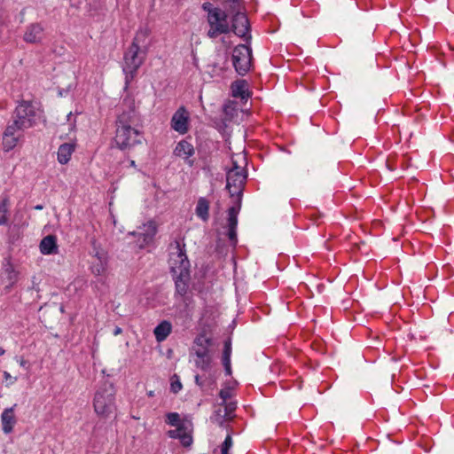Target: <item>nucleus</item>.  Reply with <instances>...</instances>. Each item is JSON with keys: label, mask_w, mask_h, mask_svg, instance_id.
<instances>
[{"label": "nucleus", "mask_w": 454, "mask_h": 454, "mask_svg": "<svg viewBox=\"0 0 454 454\" xmlns=\"http://www.w3.org/2000/svg\"><path fill=\"white\" fill-rule=\"evenodd\" d=\"M73 116V113L70 112L68 114H67V121L70 122V129L74 130L75 129V126H76V120L74 119L73 121L71 120Z\"/></svg>", "instance_id": "obj_38"}, {"label": "nucleus", "mask_w": 454, "mask_h": 454, "mask_svg": "<svg viewBox=\"0 0 454 454\" xmlns=\"http://www.w3.org/2000/svg\"><path fill=\"white\" fill-rule=\"evenodd\" d=\"M141 135L130 125L129 113L121 114L116 122L114 142L120 149H126L140 143Z\"/></svg>", "instance_id": "obj_4"}, {"label": "nucleus", "mask_w": 454, "mask_h": 454, "mask_svg": "<svg viewBox=\"0 0 454 454\" xmlns=\"http://www.w3.org/2000/svg\"><path fill=\"white\" fill-rule=\"evenodd\" d=\"M228 237L233 246L237 244V225H228Z\"/></svg>", "instance_id": "obj_34"}, {"label": "nucleus", "mask_w": 454, "mask_h": 454, "mask_svg": "<svg viewBox=\"0 0 454 454\" xmlns=\"http://www.w3.org/2000/svg\"><path fill=\"white\" fill-rule=\"evenodd\" d=\"M75 145L73 143H65L59 147L58 161L60 164H67L74 152Z\"/></svg>", "instance_id": "obj_22"}, {"label": "nucleus", "mask_w": 454, "mask_h": 454, "mask_svg": "<svg viewBox=\"0 0 454 454\" xmlns=\"http://www.w3.org/2000/svg\"><path fill=\"white\" fill-rule=\"evenodd\" d=\"M173 153L175 156L182 158L184 160L186 163H188L190 166L193 165V160L190 158L194 154V147L193 145L189 143L186 140H181L179 141Z\"/></svg>", "instance_id": "obj_14"}, {"label": "nucleus", "mask_w": 454, "mask_h": 454, "mask_svg": "<svg viewBox=\"0 0 454 454\" xmlns=\"http://www.w3.org/2000/svg\"><path fill=\"white\" fill-rule=\"evenodd\" d=\"M92 261L105 260L108 259L107 252L100 247H94L93 251L91 253Z\"/></svg>", "instance_id": "obj_30"}, {"label": "nucleus", "mask_w": 454, "mask_h": 454, "mask_svg": "<svg viewBox=\"0 0 454 454\" xmlns=\"http://www.w3.org/2000/svg\"><path fill=\"white\" fill-rule=\"evenodd\" d=\"M20 272L16 270L10 257L4 258L2 262L1 277L6 283L5 289L10 291L19 280Z\"/></svg>", "instance_id": "obj_11"}, {"label": "nucleus", "mask_w": 454, "mask_h": 454, "mask_svg": "<svg viewBox=\"0 0 454 454\" xmlns=\"http://www.w3.org/2000/svg\"><path fill=\"white\" fill-rule=\"evenodd\" d=\"M231 31L239 37H245L249 31V22L245 13L237 12L232 18Z\"/></svg>", "instance_id": "obj_13"}, {"label": "nucleus", "mask_w": 454, "mask_h": 454, "mask_svg": "<svg viewBox=\"0 0 454 454\" xmlns=\"http://www.w3.org/2000/svg\"><path fill=\"white\" fill-rule=\"evenodd\" d=\"M231 341L228 339L224 341L222 361H231Z\"/></svg>", "instance_id": "obj_31"}, {"label": "nucleus", "mask_w": 454, "mask_h": 454, "mask_svg": "<svg viewBox=\"0 0 454 454\" xmlns=\"http://www.w3.org/2000/svg\"><path fill=\"white\" fill-rule=\"evenodd\" d=\"M252 50L245 44H239L232 52V64L236 72L245 75L251 67Z\"/></svg>", "instance_id": "obj_9"}, {"label": "nucleus", "mask_w": 454, "mask_h": 454, "mask_svg": "<svg viewBox=\"0 0 454 454\" xmlns=\"http://www.w3.org/2000/svg\"><path fill=\"white\" fill-rule=\"evenodd\" d=\"M212 340L206 334H200L194 340L193 350L197 356L195 361L196 366L203 371H207L210 367L211 356L209 354V347Z\"/></svg>", "instance_id": "obj_8"}, {"label": "nucleus", "mask_w": 454, "mask_h": 454, "mask_svg": "<svg viewBox=\"0 0 454 454\" xmlns=\"http://www.w3.org/2000/svg\"><path fill=\"white\" fill-rule=\"evenodd\" d=\"M231 446H232L231 435L228 434L221 446V454H229V450L231 448Z\"/></svg>", "instance_id": "obj_33"}, {"label": "nucleus", "mask_w": 454, "mask_h": 454, "mask_svg": "<svg viewBox=\"0 0 454 454\" xmlns=\"http://www.w3.org/2000/svg\"><path fill=\"white\" fill-rule=\"evenodd\" d=\"M90 270L96 277L106 278L108 275V259L91 261Z\"/></svg>", "instance_id": "obj_23"}, {"label": "nucleus", "mask_w": 454, "mask_h": 454, "mask_svg": "<svg viewBox=\"0 0 454 454\" xmlns=\"http://www.w3.org/2000/svg\"><path fill=\"white\" fill-rule=\"evenodd\" d=\"M4 379L7 381L9 380L10 382L8 383V385H12L13 383H15L17 381V377H12V375L8 372H4Z\"/></svg>", "instance_id": "obj_36"}, {"label": "nucleus", "mask_w": 454, "mask_h": 454, "mask_svg": "<svg viewBox=\"0 0 454 454\" xmlns=\"http://www.w3.org/2000/svg\"><path fill=\"white\" fill-rule=\"evenodd\" d=\"M220 398L222 399V403H225L228 399L231 397V388H223L219 393Z\"/></svg>", "instance_id": "obj_35"}, {"label": "nucleus", "mask_w": 454, "mask_h": 454, "mask_svg": "<svg viewBox=\"0 0 454 454\" xmlns=\"http://www.w3.org/2000/svg\"><path fill=\"white\" fill-rule=\"evenodd\" d=\"M238 206H232L228 209V225H238V214L240 209V202L236 200Z\"/></svg>", "instance_id": "obj_27"}, {"label": "nucleus", "mask_w": 454, "mask_h": 454, "mask_svg": "<svg viewBox=\"0 0 454 454\" xmlns=\"http://www.w3.org/2000/svg\"><path fill=\"white\" fill-rule=\"evenodd\" d=\"M35 208V209H37V210H40V209H42V208H43V206L38 205V206H36Z\"/></svg>", "instance_id": "obj_42"}, {"label": "nucleus", "mask_w": 454, "mask_h": 454, "mask_svg": "<svg viewBox=\"0 0 454 454\" xmlns=\"http://www.w3.org/2000/svg\"><path fill=\"white\" fill-rule=\"evenodd\" d=\"M93 408L101 418H109L116 410L115 389L109 382H104L96 391L93 398Z\"/></svg>", "instance_id": "obj_3"}, {"label": "nucleus", "mask_w": 454, "mask_h": 454, "mask_svg": "<svg viewBox=\"0 0 454 454\" xmlns=\"http://www.w3.org/2000/svg\"><path fill=\"white\" fill-rule=\"evenodd\" d=\"M157 232L156 225L153 222L150 221L143 225V231L139 235L143 236V241L145 244H138L140 248H143L147 243L151 242Z\"/></svg>", "instance_id": "obj_24"}, {"label": "nucleus", "mask_w": 454, "mask_h": 454, "mask_svg": "<svg viewBox=\"0 0 454 454\" xmlns=\"http://www.w3.org/2000/svg\"><path fill=\"white\" fill-rule=\"evenodd\" d=\"M121 333H122V329L121 327H119V326H116L114 328L113 333H114V336H117V335L121 334Z\"/></svg>", "instance_id": "obj_40"}, {"label": "nucleus", "mask_w": 454, "mask_h": 454, "mask_svg": "<svg viewBox=\"0 0 454 454\" xmlns=\"http://www.w3.org/2000/svg\"><path fill=\"white\" fill-rule=\"evenodd\" d=\"M43 27L39 23L30 24L24 34V40L29 43H39L43 39Z\"/></svg>", "instance_id": "obj_15"}, {"label": "nucleus", "mask_w": 454, "mask_h": 454, "mask_svg": "<svg viewBox=\"0 0 454 454\" xmlns=\"http://www.w3.org/2000/svg\"><path fill=\"white\" fill-rule=\"evenodd\" d=\"M223 362V365L224 367V371H225V373L227 375H231V361H222Z\"/></svg>", "instance_id": "obj_37"}, {"label": "nucleus", "mask_w": 454, "mask_h": 454, "mask_svg": "<svg viewBox=\"0 0 454 454\" xmlns=\"http://www.w3.org/2000/svg\"><path fill=\"white\" fill-rule=\"evenodd\" d=\"M232 96L242 99L248 98L247 83L245 80H239L231 84Z\"/></svg>", "instance_id": "obj_25"}, {"label": "nucleus", "mask_w": 454, "mask_h": 454, "mask_svg": "<svg viewBox=\"0 0 454 454\" xmlns=\"http://www.w3.org/2000/svg\"><path fill=\"white\" fill-rule=\"evenodd\" d=\"M247 173L244 168L238 166L235 160H232V167L226 174V189L231 197L240 202L243 189L247 181Z\"/></svg>", "instance_id": "obj_6"}, {"label": "nucleus", "mask_w": 454, "mask_h": 454, "mask_svg": "<svg viewBox=\"0 0 454 454\" xmlns=\"http://www.w3.org/2000/svg\"><path fill=\"white\" fill-rule=\"evenodd\" d=\"M4 352V349L2 347H0V356H3Z\"/></svg>", "instance_id": "obj_41"}, {"label": "nucleus", "mask_w": 454, "mask_h": 454, "mask_svg": "<svg viewBox=\"0 0 454 454\" xmlns=\"http://www.w3.org/2000/svg\"><path fill=\"white\" fill-rule=\"evenodd\" d=\"M39 118L40 109L33 102L23 100L16 106L11 121L26 130L34 127Z\"/></svg>", "instance_id": "obj_5"}, {"label": "nucleus", "mask_w": 454, "mask_h": 454, "mask_svg": "<svg viewBox=\"0 0 454 454\" xmlns=\"http://www.w3.org/2000/svg\"><path fill=\"white\" fill-rule=\"evenodd\" d=\"M172 325L167 320L161 321L153 330L155 339L158 342L164 341L171 333Z\"/></svg>", "instance_id": "obj_21"}, {"label": "nucleus", "mask_w": 454, "mask_h": 454, "mask_svg": "<svg viewBox=\"0 0 454 454\" xmlns=\"http://www.w3.org/2000/svg\"><path fill=\"white\" fill-rule=\"evenodd\" d=\"M145 55L135 45H130L124 53L123 72L126 74V88L144 63Z\"/></svg>", "instance_id": "obj_7"}, {"label": "nucleus", "mask_w": 454, "mask_h": 454, "mask_svg": "<svg viewBox=\"0 0 454 454\" xmlns=\"http://www.w3.org/2000/svg\"><path fill=\"white\" fill-rule=\"evenodd\" d=\"M170 381V390L173 393L177 394L183 387L179 377L176 374H174L171 377Z\"/></svg>", "instance_id": "obj_32"}, {"label": "nucleus", "mask_w": 454, "mask_h": 454, "mask_svg": "<svg viewBox=\"0 0 454 454\" xmlns=\"http://www.w3.org/2000/svg\"><path fill=\"white\" fill-rule=\"evenodd\" d=\"M150 30L147 27H142L137 32L130 45L137 46L144 54H146L149 45Z\"/></svg>", "instance_id": "obj_16"}, {"label": "nucleus", "mask_w": 454, "mask_h": 454, "mask_svg": "<svg viewBox=\"0 0 454 454\" xmlns=\"http://www.w3.org/2000/svg\"><path fill=\"white\" fill-rule=\"evenodd\" d=\"M221 405L224 406L223 413L222 414V411L219 410L215 414V420L219 424V426L223 427V423L226 420H231L233 418V412L237 408V404L234 402L221 403Z\"/></svg>", "instance_id": "obj_18"}, {"label": "nucleus", "mask_w": 454, "mask_h": 454, "mask_svg": "<svg viewBox=\"0 0 454 454\" xmlns=\"http://www.w3.org/2000/svg\"><path fill=\"white\" fill-rule=\"evenodd\" d=\"M24 131L16 123L9 121L3 134V150L10 152L13 150L24 139Z\"/></svg>", "instance_id": "obj_10"}, {"label": "nucleus", "mask_w": 454, "mask_h": 454, "mask_svg": "<svg viewBox=\"0 0 454 454\" xmlns=\"http://www.w3.org/2000/svg\"><path fill=\"white\" fill-rule=\"evenodd\" d=\"M202 9L206 12V21L208 27L207 35L208 38L215 39L219 35L231 32L229 17L224 10L215 6L210 2L203 3Z\"/></svg>", "instance_id": "obj_2"}, {"label": "nucleus", "mask_w": 454, "mask_h": 454, "mask_svg": "<svg viewBox=\"0 0 454 454\" xmlns=\"http://www.w3.org/2000/svg\"><path fill=\"white\" fill-rule=\"evenodd\" d=\"M168 265L175 282L176 293L184 296L188 292L191 280V264L183 241L175 240L170 244Z\"/></svg>", "instance_id": "obj_1"}, {"label": "nucleus", "mask_w": 454, "mask_h": 454, "mask_svg": "<svg viewBox=\"0 0 454 454\" xmlns=\"http://www.w3.org/2000/svg\"><path fill=\"white\" fill-rule=\"evenodd\" d=\"M40 252L43 254H58L57 238L53 235L44 237L40 242Z\"/></svg>", "instance_id": "obj_19"}, {"label": "nucleus", "mask_w": 454, "mask_h": 454, "mask_svg": "<svg viewBox=\"0 0 454 454\" xmlns=\"http://www.w3.org/2000/svg\"><path fill=\"white\" fill-rule=\"evenodd\" d=\"M148 395H149V396H153V395H154L153 391H149V392H148Z\"/></svg>", "instance_id": "obj_43"}, {"label": "nucleus", "mask_w": 454, "mask_h": 454, "mask_svg": "<svg viewBox=\"0 0 454 454\" xmlns=\"http://www.w3.org/2000/svg\"><path fill=\"white\" fill-rule=\"evenodd\" d=\"M17 361H18V363L20 364V365L21 367H26V366H27V360H25V359H24V358H22V357H20V358L17 359Z\"/></svg>", "instance_id": "obj_39"}, {"label": "nucleus", "mask_w": 454, "mask_h": 454, "mask_svg": "<svg viewBox=\"0 0 454 454\" xmlns=\"http://www.w3.org/2000/svg\"><path fill=\"white\" fill-rule=\"evenodd\" d=\"M168 435L172 439H179L184 447H189L192 443V436L190 432L186 431L184 427L169 430Z\"/></svg>", "instance_id": "obj_20"}, {"label": "nucleus", "mask_w": 454, "mask_h": 454, "mask_svg": "<svg viewBox=\"0 0 454 454\" xmlns=\"http://www.w3.org/2000/svg\"><path fill=\"white\" fill-rule=\"evenodd\" d=\"M9 200L7 198L0 201V225H4L8 222Z\"/></svg>", "instance_id": "obj_28"}, {"label": "nucleus", "mask_w": 454, "mask_h": 454, "mask_svg": "<svg viewBox=\"0 0 454 454\" xmlns=\"http://www.w3.org/2000/svg\"><path fill=\"white\" fill-rule=\"evenodd\" d=\"M171 128L181 135L187 133L189 129V113L187 110L181 106L179 107L171 118Z\"/></svg>", "instance_id": "obj_12"}, {"label": "nucleus", "mask_w": 454, "mask_h": 454, "mask_svg": "<svg viewBox=\"0 0 454 454\" xmlns=\"http://www.w3.org/2000/svg\"><path fill=\"white\" fill-rule=\"evenodd\" d=\"M16 405L5 409L1 415L2 428L5 434L12 432L14 425L16 424V418L14 415V407Z\"/></svg>", "instance_id": "obj_17"}, {"label": "nucleus", "mask_w": 454, "mask_h": 454, "mask_svg": "<svg viewBox=\"0 0 454 454\" xmlns=\"http://www.w3.org/2000/svg\"><path fill=\"white\" fill-rule=\"evenodd\" d=\"M166 423L176 428H182L184 424L181 422L180 415L177 412H169L166 415Z\"/></svg>", "instance_id": "obj_29"}, {"label": "nucleus", "mask_w": 454, "mask_h": 454, "mask_svg": "<svg viewBox=\"0 0 454 454\" xmlns=\"http://www.w3.org/2000/svg\"><path fill=\"white\" fill-rule=\"evenodd\" d=\"M209 203L205 198H200L196 206V215L203 221H207L209 217L208 214Z\"/></svg>", "instance_id": "obj_26"}]
</instances>
